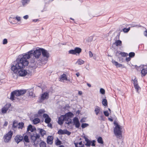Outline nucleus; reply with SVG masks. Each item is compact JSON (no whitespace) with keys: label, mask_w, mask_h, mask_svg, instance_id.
Wrapping results in <instances>:
<instances>
[{"label":"nucleus","mask_w":147,"mask_h":147,"mask_svg":"<svg viewBox=\"0 0 147 147\" xmlns=\"http://www.w3.org/2000/svg\"><path fill=\"white\" fill-rule=\"evenodd\" d=\"M87 85L89 87H90L91 86V85L90 83H87Z\"/></svg>","instance_id":"obj_61"},{"label":"nucleus","mask_w":147,"mask_h":147,"mask_svg":"<svg viewBox=\"0 0 147 147\" xmlns=\"http://www.w3.org/2000/svg\"><path fill=\"white\" fill-rule=\"evenodd\" d=\"M75 147H84V144L82 145H75Z\"/></svg>","instance_id":"obj_54"},{"label":"nucleus","mask_w":147,"mask_h":147,"mask_svg":"<svg viewBox=\"0 0 147 147\" xmlns=\"http://www.w3.org/2000/svg\"><path fill=\"white\" fill-rule=\"evenodd\" d=\"M30 56L27 53L23 55V57L21 58L19 60L17 61V63L15 65L12 66L13 69L15 68L20 69V68H24L25 67L27 66L29 63L28 59H30Z\"/></svg>","instance_id":"obj_1"},{"label":"nucleus","mask_w":147,"mask_h":147,"mask_svg":"<svg viewBox=\"0 0 147 147\" xmlns=\"http://www.w3.org/2000/svg\"><path fill=\"white\" fill-rule=\"evenodd\" d=\"M49 94L48 93L45 92L42 94L41 96V99L42 100H45L48 98Z\"/></svg>","instance_id":"obj_22"},{"label":"nucleus","mask_w":147,"mask_h":147,"mask_svg":"<svg viewBox=\"0 0 147 147\" xmlns=\"http://www.w3.org/2000/svg\"><path fill=\"white\" fill-rule=\"evenodd\" d=\"M132 82L133 83H137L138 82L135 76H133L132 77Z\"/></svg>","instance_id":"obj_40"},{"label":"nucleus","mask_w":147,"mask_h":147,"mask_svg":"<svg viewBox=\"0 0 147 147\" xmlns=\"http://www.w3.org/2000/svg\"><path fill=\"white\" fill-rule=\"evenodd\" d=\"M145 67L146 65H141L139 67L142 77L145 76L147 74V67Z\"/></svg>","instance_id":"obj_8"},{"label":"nucleus","mask_w":147,"mask_h":147,"mask_svg":"<svg viewBox=\"0 0 147 147\" xmlns=\"http://www.w3.org/2000/svg\"><path fill=\"white\" fill-rule=\"evenodd\" d=\"M109 119L110 121H113V119H112L110 118H109Z\"/></svg>","instance_id":"obj_62"},{"label":"nucleus","mask_w":147,"mask_h":147,"mask_svg":"<svg viewBox=\"0 0 147 147\" xmlns=\"http://www.w3.org/2000/svg\"><path fill=\"white\" fill-rule=\"evenodd\" d=\"M48 125L49 127H51L52 126V125L51 123L49 124Z\"/></svg>","instance_id":"obj_63"},{"label":"nucleus","mask_w":147,"mask_h":147,"mask_svg":"<svg viewBox=\"0 0 147 147\" xmlns=\"http://www.w3.org/2000/svg\"><path fill=\"white\" fill-rule=\"evenodd\" d=\"M130 59H131L130 57H127L126 58V61L127 62L130 61Z\"/></svg>","instance_id":"obj_56"},{"label":"nucleus","mask_w":147,"mask_h":147,"mask_svg":"<svg viewBox=\"0 0 147 147\" xmlns=\"http://www.w3.org/2000/svg\"><path fill=\"white\" fill-rule=\"evenodd\" d=\"M73 115V114L71 112H69L64 115L66 117V119H68V118H69V117H72Z\"/></svg>","instance_id":"obj_32"},{"label":"nucleus","mask_w":147,"mask_h":147,"mask_svg":"<svg viewBox=\"0 0 147 147\" xmlns=\"http://www.w3.org/2000/svg\"><path fill=\"white\" fill-rule=\"evenodd\" d=\"M43 117L45 118V122L46 123H49L50 122L51 119L47 114H44L43 115Z\"/></svg>","instance_id":"obj_19"},{"label":"nucleus","mask_w":147,"mask_h":147,"mask_svg":"<svg viewBox=\"0 0 147 147\" xmlns=\"http://www.w3.org/2000/svg\"><path fill=\"white\" fill-rule=\"evenodd\" d=\"M24 123L22 122L19 123H18V127L19 129H22L24 127Z\"/></svg>","instance_id":"obj_36"},{"label":"nucleus","mask_w":147,"mask_h":147,"mask_svg":"<svg viewBox=\"0 0 147 147\" xmlns=\"http://www.w3.org/2000/svg\"><path fill=\"white\" fill-rule=\"evenodd\" d=\"M24 142L25 144V143H29L30 142L28 136L27 135L23 137Z\"/></svg>","instance_id":"obj_28"},{"label":"nucleus","mask_w":147,"mask_h":147,"mask_svg":"<svg viewBox=\"0 0 147 147\" xmlns=\"http://www.w3.org/2000/svg\"><path fill=\"white\" fill-rule=\"evenodd\" d=\"M45 111L44 109H41L39 110L38 112V114L39 116H41L42 114H43L45 112Z\"/></svg>","instance_id":"obj_34"},{"label":"nucleus","mask_w":147,"mask_h":147,"mask_svg":"<svg viewBox=\"0 0 147 147\" xmlns=\"http://www.w3.org/2000/svg\"><path fill=\"white\" fill-rule=\"evenodd\" d=\"M100 92L102 94H105V90L101 88L100 89Z\"/></svg>","instance_id":"obj_46"},{"label":"nucleus","mask_w":147,"mask_h":147,"mask_svg":"<svg viewBox=\"0 0 147 147\" xmlns=\"http://www.w3.org/2000/svg\"><path fill=\"white\" fill-rule=\"evenodd\" d=\"M85 141L86 142V143L85 145L88 146H90L91 144V145L93 146H95V140H93L92 141H91L89 140L86 137H84Z\"/></svg>","instance_id":"obj_12"},{"label":"nucleus","mask_w":147,"mask_h":147,"mask_svg":"<svg viewBox=\"0 0 147 147\" xmlns=\"http://www.w3.org/2000/svg\"><path fill=\"white\" fill-rule=\"evenodd\" d=\"M97 141L98 143L103 144V142L102 140V138L101 137H99Z\"/></svg>","instance_id":"obj_38"},{"label":"nucleus","mask_w":147,"mask_h":147,"mask_svg":"<svg viewBox=\"0 0 147 147\" xmlns=\"http://www.w3.org/2000/svg\"><path fill=\"white\" fill-rule=\"evenodd\" d=\"M84 63V61L80 59H79L76 63L79 65H80L83 64Z\"/></svg>","instance_id":"obj_27"},{"label":"nucleus","mask_w":147,"mask_h":147,"mask_svg":"<svg viewBox=\"0 0 147 147\" xmlns=\"http://www.w3.org/2000/svg\"><path fill=\"white\" fill-rule=\"evenodd\" d=\"M8 123L7 121H5L4 124V125L5 126H6L7 125Z\"/></svg>","instance_id":"obj_59"},{"label":"nucleus","mask_w":147,"mask_h":147,"mask_svg":"<svg viewBox=\"0 0 147 147\" xmlns=\"http://www.w3.org/2000/svg\"><path fill=\"white\" fill-rule=\"evenodd\" d=\"M36 131L40 134L42 136H44L46 133L44 129L40 128L37 129Z\"/></svg>","instance_id":"obj_20"},{"label":"nucleus","mask_w":147,"mask_h":147,"mask_svg":"<svg viewBox=\"0 0 147 147\" xmlns=\"http://www.w3.org/2000/svg\"><path fill=\"white\" fill-rule=\"evenodd\" d=\"M41 48H38L34 51L31 50L27 53L30 56V58L33 57V59L31 61L32 63L36 61L39 58L41 55Z\"/></svg>","instance_id":"obj_3"},{"label":"nucleus","mask_w":147,"mask_h":147,"mask_svg":"<svg viewBox=\"0 0 147 147\" xmlns=\"http://www.w3.org/2000/svg\"><path fill=\"white\" fill-rule=\"evenodd\" d=\"M112 62L113 64H114L117 67H120L122 66V65L121 64L119 63L118 62L114 60H112Z\"/></svg>","instance_id":"obj_25"},{"label":"nucleus","mask_w":147,"mask_h":147,"mask_svg":"<svg viewBox=\"0 0 147 147\" xmlns=\"http://www.w3.org/2000/svg\"><path fill=\"white\" fill-rule=\"evenodd\" d=\"M46 144L44 141H42L40 142L39 146L40 147H46Z\"/></svg>","instance_id":"obj_35"},{"label":"nucleus","mask_w":147,"mask_h":147,"mask_svg":"<svg viewBox=\"0 0 147 147\" xmlns=\"http://www.w3.org/2000/svg\"><path fill=\"white\" fill-rule=\"evenodd\" d=\"M7 40L6 39H3V44H7Z\"/></svg>","instance_id":"obj_50"},{"label":"nucleus","mask_w":147,"mask_h":147,"mask_svg":"<svg viewBox=\"0 0 147 147\" xmlns=\"http://www.w3.org/2000/svg\"><path fill=\"white\" fill-rule=\"evenodd\" d=\"M36 129L34 127H33L31 125H29L27 128V130L28 131H30L31 132L34 131Z\"/></svg>","instance_id":"obj_23"},{"label":"nucleus","mask_w":147,"mask_h":147,"mask_svg":"<svg viewBox=\"0 0 147 147\" xmlns=\"http://www.w3.org/2000/svg\"><path fill=\"white\" fill-rule=\"evenodd\" d=\"M135 54L134 52H130L129 53V56L130 57H133L135 56Z\"/></svg>","instance_id":"obj_43"},{"label":"nucleus","mask_w":147,"mask_h":147,"mask_svg":"<svg viewBox=\"0 0 147 147\" xmlns=\"http://www.w3.org/2000/svg\"><path fill=\"white\" fill-rule=\"evenodd\" d=\"M23 139V137L20 135H17L15 138L16 142L18 144Z\"/></svg>","instance_id":"obj_16"},{"label":"nucleus","mask_w":147,"mask_h":147,"mask_svg":"<svg viewBox=\"0 0 147 147\" xmlns=\"http://www.w3.org/2000/svg\"><path fill=\"white\" fill-rule=\"evenodd\" d=\"M30 0H22V5L25 6L30 1Z\"/></svg>","instance_id":"obj_33"},{"label":"nucleus","mask_w":147,"mask_h":147,"mask_svg":"<svg viewBox=\"0 0 147 147\" xmlns=\"http://www.w3.org/2000/svg\"><path fill=\"white\" fill-rule=\"evenodd\" d=\"M23 18L25 20H27L28 19L29 16L28 15H26L23 16Z\"/></svg>","instance_id":"obj_52"},{"label":"nucleus","mask_w":147,"mask_h":147,"mask_svg":"<svg viewBox=\"0 0 147 147\" xmlns=\"http://www.w3.org/2000/svg\"><path fill=\"white\" fill-rule=\"evenodd\" d=\"M30 139L32 144L35 147L38 146L41 141L40 135L37 133L31 134Z\"/></svg>","instance_id":"obj_4"},{"label":"nucleus","mask_w":147,"mask_h":147,"mask_svg":"<svg viewBox=\"0 0 147 147\" xmlns=\"http://www.w3.org/2000/svg\"><path fill=\"white\" fill-rule=\"evenodd\" d=\"M18 123L17 121L15 120L14 121H13L12 127L13 129L14 128L18 127Z\"/></svg>","instance_id":"obj_29"},{"label":"nucleus","mask_w":147,"mask_h":147,"mask_svg":"<svg viewBox=\"0 0 147 147\" xmlns=\"http://www.w3.org/2000/svg\"><path fill=\"white\" fill-rule=\"evenodd\" d=\"M53 138L52 136H48L47 138V143L49 144H52L53 143Z\"/></svg>","instance_id":"obj_21"},{"label":"nucleus","mask_w":147,"mask_h":147,"mask_svg":"<svg viewBox=\"0 0 147 147\" xmlns=\"http://www.w3.org/2000/svg\"><path fill=\"white\" fill-rule=\"evenodd\" d=\"M114 44L117 46H121L122 44V42L120 40H116Z\"/></svg>","instance_id":"obj_30"},{"label":"nucleus","mask_w":147,"mask_h":147,"mask_svg":"<svg viewBox=\"0 0 147 147\" xmlns=\"http://www.w3.org/2000/svg\"><path fill=\"white\" fill-rule=\"evenodd\" d=\"M144 34L145 36L147 37V31L146 30L144 32Z\"/></svg>","instance_id":"obj_55"},{"label":"nucleus","mask_w":147,"mask_h":147,"mask_svg":"<svg viewBox=\"0 0 147 147\" xmlns=\"http://www.w3.org/2000/svg\"><path fill=\"white\" fill-rule=\"evenodd\" d=\"M122 127L117 124H115V126L114 129V133L117 137L121 139L122 138Z\"/></svg>","instance_id":"obj_6"},{"label":"nucleus","mask_w":147,"mask_h":147,"mask_svg":"<svg viewBox=\"0 0 147 147\" xmlns=\"http://www.w3.org/2000/svg\"><path fill=\"white\" fill-rule=\"evenodd\" d=\"M59 147H63V146L61 145V146H59Z\"/></svg>","instance_id":"obj_64"},{"label":"nucleus","mask_w":147,"mask_h":147,"mask_svg":"<svg viewBox=\"0 0 147 147\" xmlns=\"http://www.w3.org/2000/svg\"><path fill=\"white\" fill-rule=\"evenodd\" d=\"M16 20L17 21L19 22L21 20V18L18 16H17L15 18Z\"/></svg>","instance_id":"obj_45"},{"label":"nucleus","mask_w":147,"mask_h":147,"mask_svg":"<svg viewBox=\"0 0 147 147\" xmlns=\"http://www.w3.org/2000/svg\"><path fill=\"white\" fill-rule=\"evenodd\" d=\"M82 49L79 47H76L74 50H71L69 51V54L73 55H77L79 54L81 52Z\"/></svg>","instance_id":"obj_9"},{"label":"nucleus","mask_w":147,"mask_h":147,"mask_svg":"<svg viewBox=\"0 0 147 147\" xmlns=\"http://www.w3.org/2000/svg\"><path fill=\"white\" fill-rule=\"evenodd\" d=\"M89 56L90 57H93V54L91 51H89Z\"/></svg>","instance_id":"obj_51"},{"label":"nucleus","mask_w":147,"mask_h":147,"mask_svg":"<svg viewBox=\"0 0 147 147\" xmlns=\"http://www.w3.org/2000/svg\"><path fill=\"white\" fill-rule=\"evenodd\" d=\"M56 144L57 145H59L61 144V142L58 139L56 140Z\"/></svg>","instance_id":"obj_44"},{"label":"nucleus","mask_w":147,"mask_h":147,"mask_svg":"<svg viewBox=\"0 0 147 147\" xmlns=\"http://www.w3.org/2000/svg\"><path fill=\"white\" fill-rule=\"evenodd\" d=\"M76 75L77 77H78L80 76V73L78 72L76 74Z\"/></svg>","instance_id":"obj_60"},{"label":"nucleus","mask_w":147,"mask_h":147,"mask_svg":"<svg viewBox=\"0 0 147 147\" xmlns=\"http://www.w3.org/2000/svg\"><path fill=\"white\" fill-rule=\"evenodd\" d=\"M104 113L105 115L107 117H108L109 115V113L107 111H104Z\"/></svg>","instance_id":"obj_47"},{"label":"nucleus","mask_w":147,"mask_h":147,"mask_svg":"<svg viewBox=\"0 0 147 147\" xmlns=\"http://www.w3.org/2000/svg\"><path fill=\"white\" fill-rule=\"evenodd\" d=\"M58 133L59 135L66 134L68 135H69L71 133L68 131L67 129L62 130L61 129H60L58 130Z\"/></svg>","instance_id":"obj_13"},{"label":"nucleus","mask_w":147,"mask_h":147,"mask_svg":"<svg viewBox=\"0 0 147 147\" xmlns=\"http://www.w3.org/2000/svg\"><path fill=\"white\" fill-rule=\"evenodd\" d=\"M86 121V119L85 118H83L80 120V122L81 123L85 122Z\"/></svg>","instance_id":"obj_53"},{"label":"nucleus","mask_w":147,"mask_h":147,"mask_svg":"<svg viewBox=\"0 0 147 147\" xmlns=\"http://www.w3.org/2000/svg\"><path fill=\"white\" fill-rule=\"evenodd\" d=\"M73 122L76 127L78 128L79 127L80 124L77 117H75L74 118Z\"/></svg>","instance_id":"obj_17"},{"label":"nucleus","mask_w":147,"mask_h":147,"mask_svg":"<svg viewBox=\"0 0 147 147\" xmlns=\"http://www.w3.org/2000/svg\"><path fill=\"white\" fill-rule=\"evenodd\" d=\"M10 106L11 105L10 104H7L6 105H5L2 109V113L3 114L6 113Z\"/></svg>","instance_id":"obj_14"},{"label":"nucleus","mask_w":147,"mask_h":147,"mask_svg":"<svg viewBox=\"0 0 147 147\" xmlns=\"http://www.w3.org/2000/svg\"><path fill=\"white\" fill-rule=\"evenodd\" d=\"M13 66L11 67V70L15 74H18L19 75L21 76H26L28 74L27 70L24 69V68H20V69L15 68L13 69Z\"/></svg>","instance_id":"obj_5"},{"label":"nucleus","mask_w":147,"mask_h":147,"mask_svg":"<svg viewBox=\"0 0 147 147\" xmlns=\"http://www.w3.org/2000/svg\"><path fill=\"white\" fill-rule=\"evenodd\" d=\"M134 86L136 91L139 93V91L140 90L141 88L138 83H134Z\"/></svg>","instance_id":"obj_26"},{"label":"nucleus","mask_w":147,"mask_h":147,"mask_svg":"<svg viewBox=\"0 0 147 147\" xmlns=\"http://www.w3.org/2000/svg\"><path fill=\"white\" fill-rule=\"evenodd\" d=\"M33 122L34 124H36L39 123L40 121V120L38 118H36L33 120Z\"/></svg>","instance_id":"obj_31"},{"label":"nucleus","mask_w":147,"mask_h":147,"mask_svg":"<svg viewBox=\"0 0 147 147\" xmlns=\"http://www.w3.org/2000/svg\"><path fill=\"white\" fill-rule=\"evenodd\" d=\"M94 111L96 115H97L102 114V111L100 108L98 106H96L95 107Z\"/></svg>","instance_id":"obj_18"},{"label":"nucleus","mask_w":147,"mask_h":147,"mask_svg":"<svg viewBox=\"0 0 147 147\" xmlns=\"http://www.w3.org/2000/svg\"><path fill=\"white\" fill-rule=\"evenodd\" d=\"M130 30V28H124L123 29V31L125 32H128L129 30Z\"/></svg>","instance_id":"obj_48"},{"label":"nucleus","mask_w":147,"mask_h":147,"mask_svg":"<svg viewBox=\"0 0 147 147\" xmlns=\"http://www.w3.org/2000/svg\"><path fill=\"white\" fill-rule=\"evenodd\" d=\"M119 54H120L123 57H125L128 55V54L124 52H121L120 51H117L116 53V55L118 56Z\"/></svg>","instance_id":"obj_24"},{"label":"nucleus","mask_w":147,"mask_h":147,"mask_svg":"<svg viewBox=\"0 0 147 147\" xmlns=\"http://www.w3.org/2000/svg\"><path fill=\"white\" fill-rule=\"evenodd\" d=\"M38 20V19H34L32 20V21L34 22H36Z\"/></svg>","instance_id":"obj_57"},{"label":"nucleus","mask_w":147,"mask_h":147,"mask_svg":"<svg viewBox=\"0 0 147 147\" xmlns=\"http://www.w3.org/2000/svg\"><path fill=\"white\" fill-rule=\"evenodd\" d=\"M74 144L75 145H83V144H82V142H80L79 143H75Z\"/></svg>","instance_id":"obj_49"},{"label":"nucleus","mask_w":147,"mask_h":147,"mask_svg":"<svg viewBox=\"0 0 147 147\" xmlns=\"http://www.w3.org/2000/svg\"><path fill=\"white\" fill-rule=\"evenodd\" d=\"M78 94L80 95H81L82 94V91H78Z\"/></svg>","instance_id":"obj_58"},{"label":"nucleus","mask_w":147,"mask_h":147,"mask_svg":"<svg viewBox=\"0 0 147 147\" xmlns=\"http://www.w3.org/2000/svg\"><path fill=\"white\" fill-rule=\"evenodd\" d=\"M28 91L29 95L30 96H34V94L31 90H16L12 92L11 93L10 99L13 101L15 100L18 98L17 96L22 95Z\"/></svg>","instance_id":"obj_2"},{"label":"nucleus","mask_w":147,"mask_h":147,"mask_svg":"<svg viewBox=\"0 0 147 147\" xmlns=\"http://www.w3.org/2000/svg\"><path fill=\"white\" fill-rule=\"evenodd\" d=\"M41 53L43 57L47 61L48 58L49 57V54L48 51L43 48H41Z\"/></svg>","instance_id":"obj_10"},{"label":"nucleus","mask_w":147,"mask_h":147,"mask_svg":"<svg viewBox=\"0 0 147 147\" xmlns=\"http://www.w3.org/2000/svg\"><path fill=\"white\" fill-rule=\"evenodd\" d=\"M66 118L65 115L61 116L59 117L58 121V123L60 125H62L63 123L64 120H66Z\"/></svg>","instance_id":"obj_15"},{"label":"nucleus","mask_w":147,"mask_h":147,"mask_svg":"<svg viewBox=\"0 0 147 147\" xmlns=\"http://www.w3.org/2000/svg\"><path fill=\"white\" fill-rule=\"evenodd\" d=\"M59 81L60 82H63L64 80H66L68 82H71L72 79L71 78L68 79L65 74H63L61 75L59 78Z\"/></svg>","instance_id":"obj_11"},{"label":"nucleus","mask_w":147,"mask_h":147,"mask_svg":"<svg viewBox=\"0 0 147 147\" xmlns=\"http://www.w3.org/2000/svg\"><path fill=\"white\" fill-rule=\"evenodd\" d=\"M89 125L88 124L86 123H83L81 125V127L82 128H85Z\"/></svg>","instance_id":"obj_41"},{"label":"nucleus","mask_w":147,"mask_h":147,"mask_svg":"<svg viewBox=\"0 0 147 147\" xmlns=\"http://www.w3.org/2000/svg\"><path fill=\"white\" fill-rule=\"evenodd\" d=\"M100 116L98 117V119L100 120H104V116L103 113L100 114Z\"/></svg>","instance_id":"obj_39"},{"label":"nucleus","mask_w":147,"mask_h":147,"mask_svg":"<svg viewBox=\"0 0 147 147\" xmlns=\"http://www.w3.org/2000/svg\"><path fill=\"white\" fill-rule=\"evenodd\" d=\"M65 121H66L65 123L67 124H69L70 123H71V120L69 118H68V119H66V120Z\"/></svg>","instance_id":"obj_42"},{"label":"nucleus","mask_w":147,"mask_h":147,"mask_svg":"<svg viewBox=\"0 0 147 147\" xmlns=\"http://www.w3.org/2000/svg\"><path fill=\"white\" fill-rule=\"evenodd\" d=\"M13 132L10 131L5 134L4 137V141L6 143H7L11 140Z\"/></svg>","instance_id":"obj_7"},{"label":"nucleus","mask_w":147,"mask_h":147,"mask_svg":"<svg viewBox=\"0 0 147 147\" xmlns=\"http://www.w3.org/2000/svg\"><path fill=\"white\" fill-rule=\"evenodd\" d=\"M102 104L104 106L107 105V100L105 99H104L102 101Z\"/></svg>","instance_id":"obj_37"}]
</instances>
